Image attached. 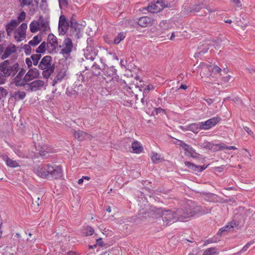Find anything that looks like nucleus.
<instances>
[{"mask_svg":"<svg viewBox=\"0 0 255 255\" xmlns=\"http://www.w3.org/2000/svg\"><path fill=\"white\" fill-rule=\"evenodd\" d=\"M221 71V69L217 65H215L212 69V72L215 74L219 73Z\"/></svg>","mask_w":255,"mask_h":255,"instance_id":"nucleus-58","label":"nucleus"},{"mask_svg":"<svg viewBox=\"0 0 255 255\" xmlns=\"http://www.w3.org/2000/svg\"><path fill=\"white\" fill-rule=\"evenodd\" d=\"M46 46L49 53H56V48L58 46V44L52 43L51 42L48 41L46 43Z\"/></svg>","mask_w":255,"mask_h":255,"instance_id":"nucleus-31","label":"nucleus"},{"mask_svg":"<svg viewBox=\"0 0 255 255\" xmlns=\"http://www.w3.org/2000/svg\"><path fill=\"white\" fill-rule=\"evenodd\" d=\"M2 159L5 161L7 166L14 168L19 166V164L15 160H13L9 158L7 155H3Z\"/></svg>","mask_w":255,"mask_h":255,"instance_id":"nucleus-27","label":"nucleus"},{"mask_svg":"<svg viewBox=\"0 0 255 255\" xmlns=\"http://www.w3.org/2000/svg\"><path fill=\"white\" fill-rule=\"evenodd\" d=\"M63 175L62 169L61 166L51 164V169L49 170L48 175L46 179H59Z\"/></svg>","mask_w":255,"mask_h":255,"instance_id":"nucleus-7","label":"nucleus"},{"mask_svg":"<svg viewBox=\"0 0 255 255\" xmlns=\"http://www.w3.org/2000/svg\"><path fill=\"white\" fill-rule=\"evenodd\" d=\"M8 94L7 90L2 87H0V100L3 98H5Z\"/></svg>","mask_w":255,"mask_h":255,"instance_id":"nucleus-48","label":"nucleus"},{"mask_svg":"<svg viewBox=\"0 0 255 255\" xmlns=\"http://www.w3.org/2000/svg\"><path fill=\"white\" fill-rule=\"evenodd\" d=\"M69 27V21L67 20L64 15H60L58 23V32L59 35H65L66 33L67 32Z\"/></svg>","mask_w":255,"mask_h":255,"instance_id":"nucleus-10","label":"nucleus"},{"mask_svg":"<svg viewBox=\"0 0 255 255\" xmlns=\"http://www.w3.org/2000/svg\"><path fill=\"white\" fill-rule=\"evenodd\" d=\"M179 146L182 147V148L185 151L187 150V149L190 146L186 143H185L184 141H179Z\"/></svg>","mask_w":255,"mask_h":255,"instance_id":"nucleus-56","label":"nucleus"},{"mask_svg":"<svg viewBox=\"0 0 255 255\" xmlns=\"http://www.w3.org/2000/svg\"><path fill=\"white\" fill-rule=\"evenodd\" d=\"M47 41L51 42L52 43L58 44V39L57 37L52 33L48 35Z\"/></svg>","mask_w":255,"mask_h":255,"instance_id":"nucleus-46","label":"nucleus"},{"mask_svg":"<svg viewBox=\"0 0 255 255\" xmlns=\"http://www.w3.org/2000/svg\"><path fill=\"white\" fill-rule=\"evenodd\" d=\"M19 70L18 63H12L9 60H6L0 63V71L7 78L10 76L14 77Z\"/></svg>","mask_w":255,"mask_h":255,"instance_id":"nucleus-3","label":"nucleus"},{"mask_svg":"<svg viewBox=\"0 0 255 255\" xmlns=\"http://www.w3.org/2000/svg\"><path fill=\"white\" fill-rule=\"evenodd\" d=\"M125 37V36L124 33L121 32L119 33V34L114 38L113 40V43L115 44H119L122 40H123Z\"/></svg>","mask_w":255,"mask_h":255,"instance_id":"nucleus-42","label":"nucleus"},{"mask_svg":"<svg viewBox=\"0 0 255 255\" xmlns=\"http://www.w3.org/2000/svg\"><path fill=\"white\" fill-rule=\"evenodd\" d=\"M221 120V118L220 117H214L205 122H202L204 129L207 130L210 129L218 124Z\"/></svg>","mask_w":255,"mask_h":255,"instance_id":"nucleus-13","label":"nucleus"},{"mask_svg":"<svg viewBox=\"0 0 255 255\" xmlns=\"http://www.w3.org/2000/svg\"><path fill=\"white\" fill-rule=\"evenodd\" d=\"M188 129L194 133H197L200 130L204 129L202 122H198L190 124L188 126Z\"/></svg>","mask_w":255,"mask_h":255,"instance_id":"nucleus-24","label":"nucleus"},{"mask_svg":"<svg viewBox=\"0 0 255 255\" xmlns=\"http://www.w3.org/2000/svg\"><path fill=\"white\" fill-rule=\"evenodd\" d=\"M105 66L106 64H103V65H100L97 62H95L93 63L91 68L89 66H86L85 68L87 70L91 69L94 75L101 76L103 72Z\"/></svg>","mask_w":255,"mask_h":255,"instance_id":"nucleus-12","label":"nucleus"},{"mask_svg":"<svg viewBox=\"0 0 255 255\" xmlns=\"http://www.w3.org/2000/svg\"><path fill=\"white\" fill-rule=\"evenodd\" d=\"M39 72L36 68H30L24 77V81L27 83L32 80L38 78Z\"/></svg>","mask_w":255,"mask_h":255,"instance_id":"nucleus-14","label":"nucleus"},{"mask_svg":"<svg viewBox=\"0 0 255 255\" xmlns=\"http://www.w3.org/2000/svg\"><path fill=\"white\" fill-rule=\"evenodd\" d=\"M239 225V223L238 221L235 220L231 221L225 226L220 228L217 233V235L221 236L224 232L229 231L231 229H233L235 226Z\"/></svg>","mask_w":255,"mask_h":255,"instance_id":"nucleus-19","label":"nucleus"},{"mask_svg":"<svg viewBox=\"0 0 255 255\" xmlns=\"http://www.w3.org/2000/svg\"><path fill=\"white\" fill-rule=\"evenodd\" d=\"M30 46L29 44H25L23 46V48L25 50V53L26 55H28L31 53V48L30 47Z\"/></svg>","mask_w":255,"mask_h":255,"instance_id":"nucleus-55","label":"nucleus"},{"mask_svg":"<svg viewBox=\"0 0 255 255\" xmlns=\"http://www.w3.org/2000/svg\"><path fill=\"white\" fill-rule=\"evenodd\" d=\"M185 166L189 169L192 170L194 171L201 172L205 170L208 166V165H203L202 166L197 165L195 164L191 163L189 161L185 162Z\"/></svg>","mask_w":255,"mask_h":255,"instance_id":"nucleus-21","label":"nucleus"},{"mask_svg":"<svg viewBox=\"0 0 255 255\" xmlns=\"http://www.w3.org/2000/svg\"><path fill=\"white\" fill-rule=\"evenodd\" d=\"M90 42H92V40L91 38H89L87 40L88 46L86 47V52L85 53L84 55L86 59L90 60L93 61L97 55L98 51L96 50L92 46V44Z\"/></svg>","mask_w":255,"mask_h":255,"instance_id":"nucleus-8","label":"nucleus"},{"mask_svg":"<svg viewBox=\"0 0 255 255\" xmlns=\"http://www.w3.org/2000/svg\"><path fill=\"white\" fill-rule=\"evenodd\" d=\"M60 7L62 6H67L68 5L67 0H58Z\"/></svg>","mask_w":255,"mask_h":255,"instance_id":"nucleus-59","label":"nucleus"},{"mask_svg":"<svg viewBox=\"0 0 255 255\" xmlns=\"http://www.w3.org/2000/svg\"><path fill=\"white\" fill-rule=\"evenodd\" d=\"M86 132L78 130L75 131L73 133L74 137L79 141H83L85 140Z\"/></svg>","mask_w":255,"mask_h":255,"instance_id":"nucleus-30","label":"nucleus"},{"mask_svg":"<svg viewBox=\"0 0 255 255\" xmlns=\"http://www.w3.org/2000/svg\"><path fill=\"white\" fill-rule=\"evenodd\" d=\"M41 203V201H40V198L39 197L36 198V200L34 202L32 201V206L35 209H37Z\"/></svg>","mask_w":255,"mask_h":255,"instance_id":"nucleus-50","label":"nucleus"},{"mask_svg":"<svg viewBox=\"0 0 255 255\" xmlns=\"http://www.w3.org/2000/svg\"><path fill=\"white\" fill-rule=\"evenodd\" d=\"M130 148L132 149V152L135 153H140L143 150V147L141 143L136 141H132Z\"/></svg>","mask_w":255,"mask_h":255,"instance_id":"nucleus-25","label":"nucleus"},{"mask_svg":"<svg viewBox=\"0 0 255 255\" xmlns=\"http://www.w3.org/2000/svg\"><path fill=\"white\" fill-rule=\"evenodd\" d=\"M51 169V164H44L38 166L35 169V173L38 176L46 178L48 175L49 170Z\"/></svg>","mask_w":255,"mask_h":255,"instance_id":"nucleus-9","label":"nucleus"},{"mask_svg":"<svg viewBox=\"0 0 255 255\" xmlns=\"http://www.w3.org/2000/svg\"><path fill=\"white\" fill-rule=\"evenodd\" d=\"M16 47L15 45L11 44L9 45L4 50L3 53L1 55V58L4 60L9 57L11 54L15 52Z\"/></svg>","mask_w":255,"mask_h":255,"instance_id":"nucleus-20","label":"nucleus"},{"mask_svg":"<svg viewBox=\"0 0 255 255\" xmlns=\"http://www.w3.org/2000/svg\"><path fill=\"white\" fill-rule=\"evenodd\" d=\"M157 210L159 214L162 213L161 217L165 226H169L178 221L174 211L169 210L163 211L161 209H157Z\"/></svg>","mask_w":255,"mask_h":255,"instance_id":"nucleus-4","label":"nucleus"},{"mask_svg":"<svg viewBox=\"0 0 255 255\" xmlns=\"http://www.w3.org/2000/svg\"><path fill=\"white\" fill-rule=\"evenodd\" d=\"M85 234L87 236H92L93 235L94 233V230L91 227L87 226L86 227L85 229Z\"/></svg>","mask_w":255,"mask_h":255,"instance_id":"nucleus-49","label":"nucleus"},{"mask_svg":"<svg viewBox=\"0 0 255 255\" xmlns=\"http://www.w3.org/2000/svg\"><path fill=\"white\" fill-rule=\"evenodd\" d=\"M26 85L28 86L31 91H36L40 90L44 86V83L42 80H37L30 83H26Z\"/></svg>","mask_w":255,"mask_h":255,"instance_id":"nucleus-18","label":"nucleus"},{"mask_svg":"<svg viewBox=\"0 0 255 255\" xmlns=\"http://www.w3.org/2000/svg\"><path fill=\"white\" fill-rule=\"evenodd\" d=\"M21 7H23L25 6L33 5V0H18Z\"/></svg>","mask_w":255,"mask_h":255,"instance_id":"nucleus-40","label":"nucleus"},{"mask_svg":"<svg viewBox=\"0 0 255 255\" xmlns=\"http://www.w3.org/2000/svg\"><path fill=\"white\" fill-rule=\"evenodd\" d=\"M27 28V25L26 23H22L17 29L19 31L26 33V30Z\"/></svg>","mask_w":255,"mask_h":255,"instance_id":"nucleus-53","label":"nucleus"},{"mask_svg":"<svg viewBox=\"0 0 255 255\" xmlns=\"http://www.w3.org/2000/svg\"><path fill=\"white\" fill-rule=\"evenodd\" d=\"M141 103L144 109L150 110L152 108V106L148 98H142L141 99Z\"/></svg>","mask_w":255,"mask_h":255,"instance_id":"nucleus-34","label":"nucleus"},{"mask_svg":"<svg viewBox=\"0 0 255 255\" xmlns=\"http://www.w3.org/2000/svg\"><path fill=\"white\" fill-rule=\"evenodd\" d=\"M218 254L219 252L217 249L215 247H212L206 250L203 255H218Z\"/></svg>","mask_w":255,"mask_h":255,"instance_id":"nucleus-33","label":"nucleus"},{"mask_svg":"<svg viewBox=\"0 0 255 255\" xmlns=\"http://www.w3.org/2000/svg\"><path fill=\"white\" fill-rule=\"evenodd\" d=\"M18 22L15 19H12L5 25L6 31L8 36H10L14 29L18 25Z\"/></svg>","mask_w":255,"mask_h":255,"instance_id":"nucleus-23","label":"nucleus"},{"mask_svg":"<svg viewBox=\"0 0 255 255\" xmlns=\"http://www.w3.org/2000/svg\"><path fill=\"white\" fill-rule=\"evenodd\" d=\"M244 128V129L250 135H253L254 133H253V132L252 131V130L249 128V127H245Z\"/></svg>","mask_w":255,"mask_h":255,"instance_id":"nucleus-62","label":"nucleus"},{"mask_svg":"<svg viewBox=\"0 0 255 255\" xmlns=\"http://www.w3.org/2000/svg\"><path fill=\"white\" fill-rule=\"evenodd\" d=\"M211 212V209L206 207L194 206L192 204H186L182 207L178 208L174 211L178 221H183L184 219L192 217L196 215H203Z\"/></svg>","mask_w":255,"mask_h":255,"instance_id":"nucleus-1","label":"nucleus"},{"mask_svg":"<svg viewBox=\"0 0 255 255\" xmlns=\"http://www.w3.org/2000/svg\"><path fill=\"white\" fill-rule=\"evenodd\" d=\"M186 151L187 152L188 156H190L193 158H199L201 156V155L196 152L195 150L191 146H190L187 149Z\"/></svg>","mask_w":255,"mask_h":255,"instance_id":"nucleus-29","label":"nucleus"},{"mask_svg":"<svg viewBox=\"0 0 255 255\" xmlns=\"http://www.w3.org/2000/svg\"><path fill=\"white\" fill-rule=\"evenodd\" d=\"M7 77L1 72L0 71V85L5 83L6 81Z\"/></svg>","mask_w":255,"mask_h":255,"instance_id":"nucleus-52","label":"nucleus"},{"mask_svg":"<svg viewBox=\"0 0 255 255\" xmlns=\"http://www.w3.org/2000/svg\"><path fill=\"white\" fill-rule=\"evenodd\" d=\"M41 40L42 39L40 36L36 35L34 36L33 39L29 42L28 44L31 46H35L38 45Z\"/></svg>","mask_w":255,"mask_h":255,"instance_id":"nucleus-36","label":"nucleus"},{"mask_svg":"<svg viewBox=\"0 0 255 255\" xmlns=\"http://www.w3.org/2000/svg\"><path fill=\"white\" fill-rule=\"evenodd\" d=\"M70 34L69 35L76 39L80 37V30L79 28V24L77 21H69Z\"/></svg>","mask_w":255,"mask_h":255,"instance_id":"nucleus-11","label":"nucleus"},{"mask_svg":"<svg viewBox=\"0 0 255 255\" xmlns=\"http://www.w3.org/2000/svg\"><path fill=\"white\" fill-rule=\"evenodd\" d=\"M160 155L157 153H154L151 157V160L153 162H155L160 160Z\"/></svg>","mask_w":255,"mask_h":255,"instance_id":"nucleus-54","label":"nucleus"},{"mask_svg":"<svg viewBox=\"0 0 255 255\" xmlns=\"http://www.w3.org/2000/svg\"><path fill=\"white\" fill-rule=\"evenodd\" d=\"M127 93H128L130 96L131 97L134 96L137 98V95H134L133 92L132 91L131 88L129 87H127L126 89Z\"/></svg>","mask_w":255,"mask_h":255,"instance_id":"nucleus-57","label":"nucleus"},{"mask_svg":"<svg viewBox=\"0 0 255 255\" xmlns=\"http://www.w3.org/2000/svg\"><path fill=\"white\" fill-rule=\"evenodd\" d=\"M39 24L38 22L32 21L29 25L30 31L32 33H35L39 29Z\"/></svg>","mask_w":255,"mask_h":255,"instance_id":"nucleus-37","label":"nucleus"},{"mask_svg":"<svg viewBox=\"0 0 255 255\" xmlns=\"http://www.w3.org/2000/svg\"><path fill=\"white\" fill-rule=\"evenodd\" d=\"M201 6L198 4H195L189 7V9H187V11L190 12H198L201 9Z\"/></svg>","mask_w":255,"mask_h":255,"instance_id":"nucleus-43","label":"nucleus"},{"mask_svg":"<svg viewBox=\"0 0 255 255\" xmlns=\"http://www.w3.org/2000/svg\"><path fill=\"white\" fill-rule=\"evenodd\" d=\"M26 96V94L24 92L18 91L17 92L14 93V97L15 99L18 100L23 99Z\"/></svg>","mask_w":255,"mask_h":255,"instance_id":"nucleus-45","label":"nucleus"},{"mask_svg":"<svg viewBox=\"0 0 255 255\" xmlns=\"http://www.w3.org/2000/svg\"><path fill=\"white\" fill-rule=\"evenodd\" d=\"M31 59V58H27L25 59V63H26L27 67L28 68H30L31 67H32V62Z\"/></svg>","mask_w":255,"mask_h":255,"instance_id":"nucleus-61","label":"nucleus"},{"mask_svg":"<svg viewBox=\"0 0 255 255\" xmlns=\"http://www.w3.org/2000/svg\"><path fill=\"white\" fill-rule=\"evenodd\" d=\"M132 140L130 138H127L122 141V145L124 146V149L126 150H129L130 149L131 144Z\"/></svg>","mask_w":255,"mask_h":255,"instance_id":"nucleus-32","label":"nucleus"},{"mask_svg":"<svg viewBox=\"0 0 255 255\" xmlns=\"http://www.w3.org/2000/svg\"><path fill=\"white\" fill-rule=\"evenodd\" d=\"M155 110V112L157 114H160V113H163L165 112V110L164 109H162L161 108H156Z\"/></svg>","mask_w":255,"mask_h":255,"instance_id":"nucleus-63","label":"nucleus"},{"mask_svg":"<svg viewBox=\"0 0 255 255\" xmlns=\"http://www.w3.org/2000/svg\"><path fill=\"white\" fill-rule=\"evenodd\" d=\"M144 9L151 13H157L162 10L161 7H160L156 2L151 3Z\"/></svg>","mask_w":255,"mask_h":255,"instance_id":"nucleus-26","label":"nucleus"},{"mask_svg":"<svg viewBox=\"0 0 255 255\" xmlns=\"http://www.w3.org/2000/svg\"><path fill=\"white\" fill-rule=\"evenodd\" d=\"M66 94L68 96H72L73 95L75 97L77 95L78 93L76 90H74L72 89H70L69 88H67L66 90Z\"/></svg>","mask_w":255,"mask_h":255,"instance_id":"nucleus-51","label":"nucleus"},{"mask_svg":"<svg viewBox=\"0 0 255 255\" xmlns=\"http://www.w3.org/2000/svg\"><path fill=\"white\" fill-rule=\"evenodd\" d=\"M216 145L219 146L220 150L228 149V146L226 145L224 143L217 144Z\"/></svg>","mask_w":255,"mask_h":255,"instance_id":"nucleus-60","label":"nucleus"},{"mask_svg":"<svg viewBox=\"0 0 255 255\" xmlns=\"http://www.w3.org/2000/svg\"><path fill=\"white\" fill-rule=\"evenodd\" d=\"M14 37L17 42H20L25 38V32H23L17 29L14 32Z\"/></svg>","mask_w":255,"mask_h":255,"instance_id":"nucleus-28","label":"nucleus"},{"mask_svg":"<svg viewBox=\"0 0 255 255\" xmlns=\"http://www.w3.org/2000/svg\"><path fill=\"white\" fill-rule=\"evenodd\" d=\"M199 145L202 148L207 149L211 150L214 146V144L208 141H203L199 143Z\"/></svg>","mask_w":255,"mask_h":255,"instance_id":"nucleus-35","label":"nucleus"},{"mask_svg":"<svg viewBox=\"0 0 255 255\" xmlns=\"http://www.w3.org/2000/svg\"><path fill=\"white\" fill-rule=\"evenodd\" d=\"M25 17H26L25 12L24 11L20 12V13H19V14L18 15V16L17 17V20H16L17 21V22H18V24L20 22L23 21L25 19Z\"/></svg>","mask_w":255,"mask_h":255,"instance_id":"nucleus-47","label":"nucleus"},{"mask_svg":"<svg viewBox=\"0 0 255 255\" xmlns=\"http://www.w3.org/2000/svg\"><path fill=\"white\" fill-rule=\"evenodd\" d=\"M25 73V70L22 68L19 71L17 75L14 78L15 84L17 86H24L26 85V82L24 81V78H22L24 74Z\"/></svg>","mask_w":255,"mask_h":255,"instance_id":"nucleus-16","label":"nucleus"},{"mask_svg":"<svg viewBox=\"0 0 255 255\" xmlns=\"http://www.w3.org/2000/svg\"><path fill=\"white\" fill-rule=\"evenodd\" d=\"M156 21L148 16H142L138 19L137 24L142 27L150 26L155 23Z\"/></svg>","mask_w":255,"mask_h":255,"instance_id":"nucleus-15","label":"nucleus"},{"mask_svg":"<svg viewBox=\"0 0 255 255\" xmlns=\"http://www.w3.org/2000/svg\"><path fill=\"white\" fill-rule=\"evenodd\" d=\"M38 67L43 70L42 74L43 77L48 79L55 70L54 64H52V57L49 55L44 56L38 64Z\"/></svg>","mask_w":255,"mask_h":255,"instance_id":"nucleus-2","label":"nucleus"},{"mask_svg":"<svg viewBox=\"0 0 255 255\" xmlns=\"http://www.w3.org/2000/svg\"><path fill=\"white\" fill-rule=\"evenodd\" d=\"M254 243V240H252L249 242L243 247V248L240 251H239L237 253L235 254V255H241L243 252H245V251H246L250 247V246Z\"/></svg>","mask_w":255,"mask_h":255,"instance_id":"nucleus-39","label":"nucleus"},{"mask_svg":"<svg viewBox=\"0 0 255 255\" xmlns=\"http://www.w3.org/2000/svg\"><path fill=\"white\" fill-rule=\"evenodd\" d=\"M117 70L114 66L108 67L106 65L101 75L103 78L106 80L112 81L113 82H118L119 79V76L117 75Z\"/></svg>","mask_w":255,"mask_h":255,"instance_id":"nucleus-5","label":"nucleus"},{"mask_svg":"<svg viewBox=\"0 0 255 255\" xmlns=\"http://www.w3.org/2000/svg\"><path fill=\"white\" fill-rule=\"evenodd\" d=\"M58 47L62 48L61 49L60 53L64 57L69 56L73 48V44L71 39L69 37L65 38L62 45H59Z\"/></svg>","mask_w":255,"mask_h":255,"instance_id":"nucleus-6","label":"nucleus"},{"mask_svg":"<svg viewBox=\"0 0 255 255\" xmlns=\"http://www.w3.org/2000/svg\"><path fill=\"white\" fill-rule=\"evenodd\" d=\"M37 150L38 151V153L40 156L43 158H46L48 156V153L51 152L50 147L47 145L39 146Z\"/></svg>","mask_w":255,"mask_h":255,"instance_id":"nucleus-22","label":"nucleus"},{"mask_svg":"<svg viewBox=\"0 0 255 255\" xmlns=\"http://www.w3.org/2000/svg\"><path fill=\"white\" fill-rule=\"evenodd\" d=\"M57 74L52 81V86H54L58 83L61 82L66 75V71L64 68L57 69Z\"/></svg>","mask_w":255,"mask_h":255,"instance_id":"nucleus-17","label":"nucleus"},{"mask_svg":"<svg viewBox=\"0 0 255 255\" xmlns=\"http://www.w3.org/2000/svg\"><path fill=\"white\" fill-rule=\"evenodd\" d=\"M85 135V140L88 139L89 140H91L93 138V136L90 133L86 132Z\"/></svg>","mask_w":255,"mask_h":255,"instance_id":"nucleus-64","label":"nucleus"},{"mask_svg":"<svg viewBox=\"0 0 255 255\" xmlns=\"http://www.w3.org/2000/svg\"><path fill=\"white\" fill-rule=\"evenodd\" d=\"M156 3L161 7L162 9L165 7H170V3H168L167 1L163 0H157Z\"/></svg>","mask_w":255,"mask_h":255,"instance_id":"nucleus-44","label":"nucleus"},{"mask_svg":"<svg viewBox=\"0 0 255 255\" xmlns=\"http://www.w3.org/2000/svg\"><path fill=\"white\" fill-rule=\"evenodd\" d=\"M41 58L40 54H33L31 56L30 58L33 61L34 65H37L38 64L39 60Z\"/></svg>","mask_w":255,"mask_h":255,"instance_id":"nucleus-41","label":"nucleus"},{"mask_svg":"<svg viewBox=\"0 0 255 255\" xmlns=\"http://www.w3.org/2000/svg\"><path fill=\"white\" fill-rule=\"evenodd\" d=\"M47 49L46 43L45 41L42 42L41 44L36 48V52L37 54L45 53Z\"/></svg>","mask_w":255,"mask_h":255,"instance_id":"nucleus-38","label":"nucleus"}]
</instances>
